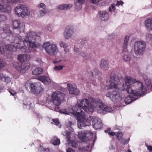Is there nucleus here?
Listing matches in <instances>:
<instances>
[{"mask_svg":"<svg viewBox=\"0 0 152 152\" xmlns=\"http://www.w3.org/2000/svg\"><path fill=\"white\" fill-rule=\"evenodd\" d=\"M124 84H123L127 92L134 96H141L146 94V89L140 80L126 76L124 79Z\"/></svg>","mask_w":152,"mask_h":152,"instance_id":"obj_1","label":"nucleus"},{"mask_svg":"<svg viewBox=\"0 0 152 152\" xmlns=\"http://www.w3.org/2000/svg\"><path fill=\"white\" fill-rule=\"evenodd\" d=\"M110 84L108 85V88L110 89L113 88L115 89L107 92L106 96L113 102H118L121 100V97L119 91L118 90H116L115 89L118 88V86L119 84V77L117 75L112 74L110 76Z\"/></svg>","mask_w":152,"mask_h":152,"instance_id":"obj_2","label":"nucleus"},{"mask_svg":"<svg viewBox=\"0 0 152 152\" xmlns=\"http://www.w3.org/2000/svg\"><path fill=\"white\" fill-rule=\"evenodd\" d=\"M93 107L91 105V102L87 99H83L80 102V104H76L72 108L70 113L73 115H77L78 117L84 113L82 109L88 113H91L94 111Z\"/></svg>","mask_w":152,"mask_h":152,"instance_id":"obj_3","label":"nucleus"},{"mask_svg":"<svg viewBox=\"0 0 152 152\" xmlns=\"http://www.w3.org/2000/svg\"><path fill=\"white\" fill-rule=\"evenodd\" d=\"M3 33L2 34L4 35L5 34L7 35V36L10 37L11 35L12 36V39L14 40V41L11 42V43H14V44L9 45H2L1 46L0 45V53L1 54H4L5 52L7 50L11 51H15L17 50L18 46V41H17V42H16L15 41V39L17 37H14L12 36V32L10 30L9 27H4L3 28Z\"/></svg>","mask_w":152,"mask_h":152,"instance_id":"obj_4","label":"nucleus"},{"mask_svg":"<svg viewBox=\"0 0 152 152\" xmlns=\"http://www.w3.org/2000/svg\"><path fill=\"white\" fill-rule=\"evenodd\" d=\"M92 102L93 104L91 105L94 108H96L97 112L99 113H104L105 112H109L111 110L112 108L108 107L102 102V101L98 99H92Z\"/></svg>","mask_w":152,"mask_h":152,"instance_id":"obj_5","label":"nucleus"},{"mask_svg":"<svg viewBox=\"0 0 152 152\" xmlns=\"http://www.w3.org/2000/svg\"><path fill=\"white\" fill-rule=\"evenodd\" d=\"M36 37V34L35 32L30 31L27 34L26 37L24 38L23 40L29 44L30 48H39L41 45L35 41Z\"/></svg>","mask_w":152,"mask_h":152,"instance_id":"obj_6","label":"nucleus"},{"mask_svg":"<svg viewBox=\"0 0 152 152\" xmlns=\"http://www.w3.org/2000/svg\"><path fill=\"white\" fill-rule=\"evenodd\" d=\"M15 12L18 17H22L28 15L30 13L27 7L24 5H20L16 7L15 9Z\"/></svg>","mask_w":152,"mask_h":152,"instance_id":"obj_7","label":"nucleus"},{"mask_svg":"<svg viewBox=\"0 0 152 152\" xmlns=\"http://www.w3.org/2000/svg\"><path fill=\"white\" fill-rule=\"evenodd\" d=\"M43 47L45 49L46 52L50 55H55L58 52L57 45L55 44H50L49 42L44 43Z\"/></svg>","mask_w":152,"mask_h":152,"instance_id":"obj_8","label":"nucleus"},{"mask_svg":"<svg viewBox=\"0 0 152 152\" xmlns=\"http://www.w3.org/2000/svg\"><path fill=\"white\" fill-rule=\"evenodd\" d=\"M64 94L60 91H56L53 92L51 96L52 102L55 105L58 106L61 103L62 99H63Z\"/></svg>","mask_w":152,"mask_h":152,"instance_id":"obj_9","label":"nucleus"},{"mask_svg":"<svg viewBox=\"0 0 152 152\" xmlns=\"http://www.w3.org/2000/svg\"><path fill=\"white\" fill-rule=\"evenodd\" d=\"M30 56L29 55L27 54H24L23 55H18V60L20 62V65L19 63H16L17 66H15V68L18 71H20L23 69H24V67H22V65L23 64V62L25 61H29L30 60Z\"/></svg>","mask_w":152,"mask_h":152,"instance_id":"obj_10","label":"nucleus"},{"mask_svg":"<svg viewBox=\"0 0 152 152\" xmlns=\"http://www.w3.org/2000/svg\"><path fill=\"white\" fill-rule=\"evenodd\" d=\"M24 38L22 39V37L20 36H17L15 42H17V41H18V49H20L21 51L24 53L30 52V51L28 49V48L25 46V42L23 40Z\"/></svg>","mask_w":152,"mask_h":152,"instance_id":"obj_11","label":"nucleus"},{"mask_svg":"<svg viewBox=\"0 0 152 152\" xmlns=\"http://www.w3.org/2000/svg\"><path fill=\"white\" fill-rule=\"evenodd\" d=\"M146 45L144 41H138L134 45V51L136 54H142L145 50Z\"/></svg>","mask_w":152,"mask_h":152,"instance_id":"obj_12","label":"nucleus"},{"mask_svg":"<svg viewBox=\"0 0 152 152\" xmlns=\"http://www.w3.org/2000/svg\"><path fill=\"white\" fill-rule=\"evenodd\" d=\"M79 116V119L78 121V126L79 128L81 129L82 126H86L91 125V120L87 118L84 113Z\"/></svg>","mask_w":152,"mask_h":152,"instance_id":"obj_13","label":"nucleus"},{"mask_svg":"<svg viewBox=\"0 0 152 152\" xmlns=\"http://www.w3.org/2000/svg\"><path fill=\"white\" fill-rule=\"evenodd\" d=\"M12 25L14 29L17 30L16 34L20 33L23 31L25 28V26L23 25V23L18 20L13 21Z\"/></svg>","mask_w":152,"mask_h":152,"instance_id":"obj_14","label":"nucleus"},{"mask_svg":"<svg viewBox=\"0 0 152 152\" xmlns=\"http://www.w3.org/2000/svg\"><path fill=\"white\" fill-rule=\"evenodd\" d=\"M67 87L69 90L70 94L77 95H78L80 92V90L76 88L75 84H71L68 83Z\"/></svg>","mask_w":152,"mask_h":152,"instance_id":"obj_15","label":"nucleus"},{"mask_svg":"<svg viewBox=\"0 0 152 152\" xmlns=\"http://www.w3.org/2000/svg\"><path fill=\"white\" fill-rule=\"evenodd\" d=\"M74 32L73 28L72 26H68L66 28L64 33V37L66 39L70 37Z\"/></svg>","mask_w":152,"mask_h":152,"instance_id":"obj_16","label":"nucleus"},{"mask_svg":"<svg viewBox=\"0 0 152 152\" xmlns=\"http://www.w3.org/2000/svg\"><path fill=\"white\" fill-rule=\"evenodd\" d=\"M25 86L26 89L31 92L34 94H36L37 92V87L35 84L33 83H29L25 84Z\"/></svg>","mask_w":152,"mask_h":152,"instance_id":"obj_17","label":"nucleus"},{"mask_svg":"<svg viewBox=\"0 0 152 152\" xmlns=\"http://www.w3.org/2000/svg\"><path fill=\"white\" fill-rule=\"evenodd\" d=\"M100 18L103 21L107 20L109 17L108 13L105 11H99L98 12Z\"/></svg>","mask_w":152,"mask_h":152,"instance_id":"obj_18","label":"nucleus"},{"mask_svg":"<svg viewBox=\"0 0 152 152\" xmlns=\"http://www.w3.org/2000/svg\"><path fill=\"white\" fill-rule=\"evenodd\" d=\"M100 67L104 70H107L109 67L108 61L105 60H102L101 61Z\"/></svg>","mask_w":152,"mask_h":152,"instance_id":"obj_19","label":"nucleus"},{"mask_svg":"<svg viewBox=\"0 0 152 152\" xmlns=\"http://www.w3.org/2000/svg\"><path fill=\"white\" fill-rule=\"evenodd\" d=\"M39 7L43 9V10L39 11L40 17L44 16L45 14L48 13V10L46 9V5L43 3H41L39 6Z\"/></svg>","mask_w":152,"mask_h":152,"instance_id":"obj_20","label":"nucleus"},{"mask_svg":"<svg viewBox=\"0 0 152 152\" xmlns=\"http://www.w3.org/2000/svg\"><path fill=\"white\" fill-rule=\"evenodd\" d=\"M95 123L94 124L93 126L96 129H98L102 127V124L100 119L95 118L94 120Z\"/></svg>","mask_w":152,"mask_h":152,"instance_id":"obj_21","label":"nucleus"},{"mask_svg":"<svg viewBox=\"0 0 152 152\" xmlns=\"http://www.w3.org/2000/svg\"><path fill=\"white\" fill-rule=\"evenodd\" d=\"M78 137L79 139L84 142H86L89 140V139H88V137H86V133L83 132H82L79 133L78 135Z\"/></svg>","mask_w":152,"mask_h":152,"instance_id":"obj_22","label":"nucleus"},{"mask_svg":"<svg viewBox=\"0 0 152 152\" xmlns=\"http://www.w3.org/2000/svg\"><path fill=\"white\" fill-rule=\"evenodd\" d=\"M72 6V5L70 4H65L58 6V8L60 10H67L70 9Z\"/></svg>","mask_w":152,"mask_h":152,"instance_id":"obj_23","label":"nucleus"},{"mask_svg":"<svg viewBox=\"0 0 152 152\" xmlns=\"http://www.w3.org/2000/svg\"><path fill=\"white\" fill-rule=\"evenodd\" d=\"M145 25L148 29L152 31V18L146 20Z\"/></svg>","mask_w":152,"mask_h":152,"instance_id":"obj_24","label":"nucleus"},{"mask_svg":"<svg viewBox=\"0 0 152 152\" xmlns=\"http://www.w3.org/2000/svg\"><path fill=\"white\" fill-rule=\"evenodd\" d=\"M135 100V99L134 98L132 97L130 95H129L125 98L124 101L125 102V104H127L131 103Z\"/></svg>","mask_w":152,"mask_h":152,"instance_id":"obj_25","label":"nucleus"},{"mask_svg":"<svg viewBox=\"0 0 152 152\" xmlns=\"http://www.w3.org/2000/svg\"><path fill=\"white\" fill-rule=\"evenodd\" d=\"M42 72L43 69L42 68H37L32 71V73L34 75H38L41 74Z\"/></svg>","mask_w":152,"mask_h":152,"instance_id":"obj_26","label":"nucleus"},{"mask_svg":"<svg viewBox=\"0 0 152 152\" xmlns=\"http://www.w3.org/2000/svg\"><path fill=\"white\" fill-rule=\"evenodd\" d=\"M129 39V36H126L125 37L123 46V50L124 52H126L128 51L127 49L126 48L127 46L128 42Z\"/></svg>","mask_w":152,"mask_h":152,"instance_id":"obj_27","label":"nucleus"},{"mask_svg":"<svg viewBox=\"0 0 152 152\" xmlns=\"http://www.w3.org/2000/svg\"><path fill=\"white\" fill-rule=\"evenodd\" d=\"M88 73H91V76L94 77L96 78L97 76L100 73V72L99 71V69L97 68L94 69L93 71L89 72L88 71Z\"/></svg>","mask_w":152,"mask_h":152,"instance_id":"obj_28","label":"nucleus"},{"mask_svg":"<svg viewBox=\"0 0 152 152\" xmlns=\"http://www.w3.org/2000/svg\"><path fill=\"white\" fill-rule=\"evenodd\" d=\"M55 110L56 111H60V112L64 114L68 115L69 113H70L71 112H69L66 109L62 110H60L59 107L57 106L56 107Z\"/></svg>","mask_w":152,"mask_h":152,"instance_id":"obj_29","label":"nucleus"},{"mask_svg":"<svg viewBox=\"0 0 152 152\" xmlns=\"http://www.w3.org/2000/svg\"><path fill=\"white\" fill-rule=\"evenodd\" d=\"M145 82L147 87L148 89L150 90L152 89V86L151 83V80L148 79L145 80Z\"/></svg>","mask_w":152,"mask_h":152,"instance_id":"obj_30","label":"nucleus"},{"mask_svg":"<svg viewBox=\"0 0 152 152\" xmlns=\"http://www.w3.org/2000/svg\"><path fill=\"white\" fill-rule=\"evenodd\" d=\"M68 142L69 143L70 145L72 147L76 148L77 147L78 142L77 141L74 140H71V141L70 142Z\"/></svg>","mask_w":152,"mask_h":152,"instance_id":"obj_31","label":"nucleus"},{"mask_svg":"<svg viewBox=\"0 0 152 152\" xmlns=\"http://www.w3.org/2000/svg\"><path fill=\"white\" fill-rule=\"evenodd\" d=\"M83 43H81V46H81L79 48H76V46H75L74 47V50L75 52H79L80 51L81 52L83 50H84L85 49V48L84 47L85 45L84 44H83Z\"/></svg>","mask_w":152,"mask_h":152,"instance_id":"obj_32","label":"nucleus"},{"mask_svg":"<svg viewBox=\"0 0 152 152\" xmlns=\"http://www.w3.org/2000/svg\"><path fill=\"white\" fill-rule=\"evenodd\" d=\"M65 133L66 134L67 141L70 142L71 141L70 135L71 133L70 132L66 130Z\"/></svg>","mask_w":152,"mask_h":152,"instance_id":"obj_33","label":"nucleus"},{"mask_svg":"<svg viewBox=\"0 0 152 152\" xmlns=\"http://www.w3.org/2000/svg\"><path fill=\"white\" fill-rule=\"evenodd\" d=\"M52 143L55 145H58L60 144L59 139L57 137L54 138L52 140Z\"/></svg>","mask_w":152,"mask_h":152,"instance_id":"obj_34","label":"nucleus"},{"mask_svg":"<svg viewBox=\"0 0 152 152\" xmlns=\"http://www.w3.org/2000/svg\"><path fill=\"white\" fill-rule=\"evenodd\" d=\"M80 54L83 57L85 60H86V59L89 60L91 58V54H86L84 55V53H81V52H80Z\"/></svg>","mask_w":152,"mask_h":152,"instance_id":"obj_35","label":"nucleus"},{"mask_svg":"<svg viewBox=\"0 0 152 152\" xmlns=\"http://www.w3.org/2000/svg\"><path fill=\"white\" fill-rule=\"evenodd\" d=\"M60 45L61 47H63L64 48V50L65 52L68 51L66 49L68 46V44H67L65 43V42L61 41L60 42Z\"/></svg>","mask_w":152,"mask_h":152,"instance_id":"obj_36","label":"nucleus"},{"mask_svg":"<svg viewBox=\"0 0 152 152\" xmlns=\"http://www.w3.org/2000/svg\"><path fill=\"white\" fill-rule=\"evenodd\" d=\"M115 136L118 139L120 140L123 139V134L122 133V132H116V133Z\"/></svg>","mask_w":152,"mask_h":152,"instance_id":"obj_37","label":"nucleus"},{"mask_svg":"<svg viewBox=\"0 0 152 152\" xmlns=\"http://www.w3.org/2000/svg\"><path fill=\"white\" fill-rule=\"evenodd\" d=\"M46 76H40L38 77V79L40 81L45 83V80Z\"/></svg>","mask_w":152,"mask_h":152,"instance_id":"obj_38","label":"nucleus"},{"mask_svg":"<svg viewBox=\"0 0 152 152\" xmlns=\"http://www.w3.org/2000/svg\"><path fill=\"white\" fill-rule=\"evenodd\" d=\"M123 58V59L125 61H129L130 59V56L127 55H124Z\"/></svg>","mask_w":152,"mask_h":152,"instance_id":"obj_39","label":"nucleus"},{"mask_svg":"<svg viewBox=\"0 0 152 152\" xmlns=\"http://www.w3.org/2000/svg\"><path fill=\"white\" fill-rule=\"evenodd\" d=\"M0 11L2 12H7L8 10L5 8H3V6L0 4Z\"/></svg>","mask_w":152,"mask_h":152,"instance_id":"obj_40","label":"nucleus"},{"mask_svg":"<svg viewBox=\"0 0 152 152\" xmlns=\"http://www.w3.org/2000/svg\"><path fill=\"white\" fill-rule=\"evenodd\" d=\"M5 63L2 59H0V70L5 66Z\"/></svg>","mask_w":152,"mask_h":152,"instance_id":"obj_41","label":"nucleus"},{"mask_svg":"<svg viewBox=\"0 0 152 152\" xmlns=\"http://www.w3.org/2000/svg\"><path fill=\"white\" fill-rule=\"evenodd\" d=\"M40 148H41L42 151H43L44 152H49L50 148H43L42 146L41 145L40 146Z\"/></svg>","mask_w":152,"mask_h":152,"instance_id":"obj_42","label":"nucleus"},{"mask_svg":"<svg viewBox=\"0 0 152 152\" xmlns=\"http://www.w3.org/2000/svg\"><path fill=\"white\" fill-rule=\"evenodd\" d=\"M53 121L54 123V124L56 125H58L59 124V122L58 119L56 118L53 119Z\"/></svg>","mask_w":152,"mask_h":152,"instance_id":"obj_43","label":"nucleus"},{"mask_svg":"<svg viewBox=\"0 0 152 152\" xmlns=\"http://www.w3.org/2000/svg\"><path fill=\"white\" fill-rule=\"evenodd\" d=\"M3 1H4V0H2ZM6 2H7V3H16L17 1V0H6V1H5Z\"/></svg>","mask_w":152,"mask_h":152,"instance_id":"obj_44","label":"nucleus"},{"mask_svg":"<svg viewBox=\"0 0 152 152\" xmlns=\"http://www.w3.org/2000/svg\"><path fill=\"white\" fill-rule=\"evenodd\" d=\"M63 66H56L54 67V69L55 70H60L63 69Z\"/></svg>","mask_w":152,"mask_h":152,"instance_id":"obj_45","label":"nucleus"},{"mask_svg":"<svg viewBox=\"0 0 152 152\" xmlns=\"http://www.w3.org/2000/svg\"><path fill=\"white\" fill-rule=\"evenodd\" d=\"M115 8V5L113 4L111 5V6L109 8V10L110 12L112 11V9L114 10Z\"/></svg>","mask_w":152,"mask_h":152,"instance_id":"obj_46","label":"nucleus"},{"mask_svg":"<svg viewBox=\"0 0 152 152\" xmlns=\"http://www.w3.org/2000/svg\"><path fill=\"white\" fill-rule=\"evenodd\" d=\"M47 82V83L48 84H50L51 83V81L49 79V78L46 77V79L45 80V83Z\"/></svg>","mask_w":152,"mask_h":152,"instance_id":"obj_47","label":"nucleus"},{"mask_svg":"<svg viewBox=\"0 0 152 152\" xmlns=\"http://www.w3.org/2000/svg\"><path fill=\"white\" fill-rule=\"evenodd\" d=\"M108 134L110 136H113L115 135L116 133L114 132H110L108 133Z\"/></svg>","mask_w":152,"mask_h":152,"instance_id":"obj_48","label":"nucleus"},{"mask_svg":"<svg viewBox=\"0 0 152 152\" xmlns=\"http://www.w3.org/2000/svg\"><path fill=\"white\" fill-rule=\"evenodd\" d=\"M124 3V2L121 1H118L117 2V4L118 6L120 5L123 4Z\"/></svg>","mask_w":152,"mask_h":152,"instance_id":"obj_49","label":"nucleus"},{"mask_svg":"<svg viewBox=\"0 0 152 152\" xmlns=\"http://www.w3.org/2000/svg\"><path fill=\"white\" fill-rule=\"evenodd\" d=\"M67 152H75V151L72 148H68L67 150Z\"/></svg>","mask_w":152,"mask_h":152,"instance_id":"obj_50","label":"nucleus"},{"mask_svg":"<svg viewBox=\"0 0 152 152\" xmlns=\"http://www.w3.org/2000/svg\"><path fill=\"white\" fill-rule=\"evenodd\" d=\"M149 38L150 39H152V35L151 34H148V35H146L147 39H148Z\"/></svg>","mask_w":152,"mask_h":152,"instance_id":"obj_51","label":"nucleus"},{"mask_svg":"<svg viewBox=\"0 0 152 152\" xmlns=\"http://www.w3.org/2000/svg\"><path fill=\"white\" fill-rule=\"evenodd\" d=\"M148 149L150 151H152V146L150 145H148L147 146Z\"/></svg>","mask_w":152,"mask_h":152,"instance_id":"obj_52","label":"nucleus"},{"mask_svg":"<svg viewBox=\"0 0 152 152\" xmlns=\"http://www.w3.org/2000/svg\"><path fill=\"white\" fill-rule=\"evenodd\" d=\"M129 140H130V139L129 138L128 139H127V140L124 141L123 143V144L125 145V144H127V143H128L129 141Z\"/></svg>","mask_w":152,"mask_h":152,"instance_id":"obj_53","label":"nucleus"},{"mask_svg":"<svg viewBox=\"0 0 152 152\" xmlns=\"http://www.w3.org/2000/svg\"><path fill=\"white\" fill-rule=\"evenodd\" d=\"M111 130V129L110 128H108L107 129V130H105L104 131V132L105 133H108L109 132H110V131Z\"/></svg>","mask_w":152,"mask_h":152,"instance_id":"obj_54","label":"nucleus"},{"mask_svg":"<svg viewBox=\"0 0 152 152\" xmlns=\"http://www.w3.org/2000/svg\"><path fill=\"white\" fill-rule=\"evenodd\" d=\"M4 87L3 86H0V92H1L4 89Z\"/></svg>","mask_w":152,"mask_h":152,"instance_id":"obj_55","label":"nucleus"},{"mask_svg":"<svg viewBox=\"0 0 152 152\" xmlns=\"http://www.w3.org/2000/svg\"><path fill=\"white\" fill-rule=\"evenodd\" d=\"M78 2L79 3H83L85 0H77Z\"/></svg>","mask_w":152,"mask_h":152,"instance_id":"obj_56","label":"nucleus"},{"mask_svg":"<svg viewBox=\"0 0 152 152\" xmlns=\"http://www.w3.org/2000/svg\"><path fill=\"white\" fill-rule=\"evenodd\" d=\"M91 1L93 4H96L97 3L96 0H91Z\"/></svg>","mask_w":152,"mask_h":152,"instance_id":"obj_57","label":"nucleus"},{"mask_svg":"<svg viewBox=\"0 0 152 152\" xmlns=\"http://www.w3.org/2000/svg\"><path fill=\"white\" fill-rule=\"evenodd\" d=\"M90 83H92V84L94 85H96V83L94 81H92Z\"/></svg>","mask_w":152,"mask_h":152,"instance_id":"obj_58","label":"nucleus"},{"mask_svg":"<svg viewBox=\"0 0 152 152\" xmlns=\"http://www.w3.org/2000/svg\"><path fill=\"white\" fill-rule=\"evenodd\" d=\"M120 127L117 125H116L115 126V128L116 129H117L118 130L120 129Z\"/></svg>","mask_w":152,"mask_h":152,"instance_id":"obj_59","label":"nucleus"},{"mask_svg":"<svg viewBox=\"0 0 152 152\" xmlns=\"http://www.w3.org/2000/svg\"><path fill=\"white\" fill-rule=\"evenodd\" d=\"M10 94L12 96H14L15 95V93H13V92H11L10 91Z\"/></svg>","mask_w":152,"mask_h":152,"instance_id":"obj_60","label":"nucleus"},{"mask_svg":"<svg viewBox=\"0 0 152 152\" xmlns=\"http://www.w3.org/2000/svg\"><path fill=\"white\" fill-rule=\"evenodd\" d=\"M126 152H132L130 150H128Z\"/></svg>","mask_w":152,"mask_h":152,"instance_id":"obj_61","label":"nucleus"},{"mask_svg":"<svg viewBox=\"0 0 152 152\" xmlns=\"http://www.w3.org/2000/svg\"><path fill=\"white\" fill-rule=\"evenodd\" d=\"M1 18L4 17V15H1Z\"/></svg>","mask_w":152,"mask_h":152,"instance_id":"obj_62","label":"nucleus"},{"mask_svg":"<svg viewBox=\"0 0 152 152\" xmlns=\"http://www.w3.org/2000/svg\"><path fill=\"white\" fill-rule=\"evenodd\" d=\"M15 64H13V66H14Z\"/></svg>","mask_w":152,"mask_h":152,"instance_id":"obj_63","label":"nucleus"}]
</instances>
